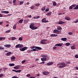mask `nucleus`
Returning a JSON list of instances; mask_svg holds the SVG:
<instances>
[{
  "label": "nucleus",
  "instance_id": "14",
  "mask_svg": "<svg viewBox=\"0 0 78 78\" xmlns=\"http://www.w3.org/2000/svg\"><path fill=\"white\" fill-rule=\"evenodd\" d=\"M14 69H19V66H16L14 67Z\"/></svg>",
  "mask_w": 78,
  "mask_h": 78
},
{
  "label": "nucleus",
  "instance_id": "33",
  "mask_svg": "<svg viewBox=\"0 0 78 78\" xmlns=\"http://www.w3.org/2000/svg\"><path fill=\"white\" fill-rule=\"evenodd\" d=\"M42 57H43V58H47V55H42Z\"/></svg>",
  "mask_w": 78,
  "mask_h": 78
},
{
  "label": "nucleus",
  "instance_id": "59",
  "mask_svg": "<svg viewBox=\"0 0 78 78\" xmlns=\"http://www.w3.org/2000/svg\"><path fill=\"white\" fill-rule=\"evenodd\" d=\"M3 22H1L0 23V25H2L3 24Z\"/></svg>",
  "mask_w": 78,
  "mask_h": 78
},
{
  "label": "nucleus",
  "instance_id": "26",
  "mask_svg": "<svg viewBox=\"0 0 78 78\" xmlns=\"http://www.w3.org/2000/svg\"><path fill=\"white\" fill-rule=\"evenodd\" d=\"M17 39V38L14 37H12V41H14V40H15V39Z\"/></svg>",
  "mask_w": 78,
  "mask_h": 78
},
{
  "label": "nucleus",
  "instance_id": "55",
  "mask_svg": "<svg viewBox=\"0 0 78 78\" xmlns=\"http://www.w3.org/2000/svg\"><path fill=\"white\" fill-rule=\"evenodd\" d=\"M75 23H78V19L77 20H76V21L75 22H74Z\"/></svg>",
  "mask_w": 78,
  "mask_h": 78
},
{
  "label": "nucleus",
  "instance_id": "20",
  "mask_svg": "<svg viewBox=\"0 0 78 78\" xmlns=\"http://www.w3.org/2000/svg\"><path fill=\"white\" fill-rule=\"evenodd\" d=\"M34 27V24L32 23L30 24V28H32Z\"/></svg>",
  "mask_w": 78,
  "mask_h": 78
},
{
  "label": "nucleus",
  "instance_id": "2",
  "mask_svg": "<svg viewBox=\"0 0 78 78\" xmlns=\"http://www.w3.org/2000/svg\"><path fill=\"white\" fill-rule=\"evenodd\" d=\"M27 49L28 48L27 47H25L23 48L22 49H20V51H23L26 50H27Z\"/></svg>",
  "mask_w": 78,
  "mask_h": 78
},
{
  "label": "nucleus",
  "instance_id": "5",
  "mask_svg": "<svg viewBox=\"0 0 78 78\" xmlns=\"http://www.w3.org/2000/svg\"><path fill=\"white\" fill-rule=\"evenodd\" d=\"M61 31H59L57 30H55L53 31V32L54 33H61Z\"/></svg>",
  "mask_w": 78,
  "mask_h": 78
},
{
  "label": "nucleus",
  "instance_id": "37",
  "mask_svg": "<svg viewBox=\"0 0 78 78\" xmlns=\"http://www.w3.org/2000/svg\"><path fill=\"white\" fill-rule=\"evenodd\" d=\"M16 48H19V47L20 48L19 46V44H17L16 46Z\"/></svg>",
  "mask_w": 78,
  "mask_h": 78
},
{
  "label": "nucleus",
  "instance_id": "43",
  "mask_svg": "<svg viewBox=\"0 0 78 78\" xmlns=\"http://www.w3.org/2000/svg\"><path fill=\"white\" fill-rule=\"evenodd\" d=\"M26 61V60H24L21 62V63H22L23 64V63H25V62Z\"/></svg>",
  "mask_w": 78,
  "mask_h": 78
},
{
  "label": "nucleus",
  "instance_id": "61",
  "mask_svg": "<svg viewBox=\"0 0 78 78\" xmlns=\"http://www.w3.org/2000/svg\"><path fill=\"white\" fill-rule=\"evenodd\" d=\"M27 52L28 53H30V52H31V50H28Z\"/></svg>",
  "mask_w": 78,
  "mask_h": 78
},
{
  "label": "nucleus",
  "instance_id": "47",
  "mask_svg": "<svg viewBox=\"0 0 78 78\" xmlns=\"http://www.w3.org/2000/svg\"><path fill=\"white\" fill-rule=\"evenodd\" d=\"M71 6H72V7H73V8L74 7H75L76 6V4H73Z\"/></svg>",
  "mask_w": 78,
  "mask_h": 78
},
{
  "label": "nucleus",
  "instance_id": "53",
  "mask_svg": "<svg viewBox=\"0 0 78 78\" xmlns=\"http://www.w3.org/2000/svg\"><path fill=\"white\" fill-rule=\"evenodd\" d=\"M75 58H78V55H76L75 56Z\"/></svg>",
  "mask_w": 78,
  "mask_h": 78
},
{
  "label": "nucleus",
  "instance_id": "39",
  "mask_svg": "<svg viewBox=\"0 0 78 78\" xmlns=\"http://www.w3.org/2000/svg\"><path fill=\"white\" fill-rule=\"evenodd\" d=\"M10 31H11V30H9L7 31H6V33H9V32H10Z\"/></svg>",
  "mask_w": 78,
  "mask_h": 78
},
{
  "label": "nucleus",
  "instance_id": "62",
  "mask_svg": "<svg viewBox=\"0 0 78 78\" xmlns=\"http://www.w3.org/2000/svg\"><path fill=\"white\" fill-rule=\"evenodd\" d=\"M76 70H78V67H76Z\"/></svg>",
  "mask_w": 78,
  "mask_h": 78
},
{
  "label": "nucleus",
  "instance_id": "30",
  "mask_svg": "<svg viewBox=\"0 0 78 78\" xmlns=\"http://www.w3.org/2000/svg\"><path fill=\"white\" fill-rule=\"evenodd\" d=\"M20 48H22V47H23V45L22 44H19Z\"/></svg>",
  "mask_w": 78,
  "mask_h": 78
},
{
  "label": "nucleus",
  "instance_id": "12",
  "mask_svg": "<svg viewBox=\"0 0 78 78\" xmlns=\"http://www.w3.org/2000/svg\"><path fill=\"white\" fill-rule=\"evenodd\" d=\"M58 36L57 34H52L50 35V36L51 37H55L56 36Z\"/></svg>",
  "mask_w": 78,
  "mask_h": 78
},
{
  "label": "nucleus",
  "instance_id": "6",
  "mask_svg": "<svg viewBox=\"0 0 78 78\" xmlns=\"http://www.w3.org/2000/svg\"><path fill=\"white\" fill-rule=\"evenodd\" d=\"M62 44H63L62 43V44H60V43H59V44H56L55 45V46H58V47H62Z\"/></svg>",
  "mask_w": 78,
  "mask_h": 78
},
{
  "label": "nucleus",
  "instance_id": "24",
  "mask_svg": "<svg viewBox=\"0 0 78 78\" xmlns=\"http://www.w3.org/2000/svg\"><path fill=\"white\" fill-rule=\"evenodd\" d=\"M18 39L19 41H22V40H23V39L22 38V37H19Z\"/></svg>",
  "mask_w": 78,
  "mask_h": 78
},
{
  "label": "nucleus",
  "instance_id": "17",
  "mask_svg": "<svg viewBox=\"0 0 78 78\" xmlns=\"http://www.w3.org/2000/svg\"><path fill=\"white\" fill-rule=\"evenodd\" d=\"M11 55V52L10 51H9L6 53L7 56H9V55Z\"/></svg>",
  "mask_w": 78,
  "mask_h": 78
},
{
  "label": "nucleus",
  "instance_id": "35",
  "mask_svg": "<svg viewBox=\"0 0 78 78\" xmlns=\"http://www.w3.org/2000/svg\"><path fill=\"white\" fill-rule=\"evenodd\" d=\"M39 5H40V4L39 3H37L35 4V6H39Z\"/></svg>",
  "mask_w": 78,
  "mask_h": 78
},
{
  "label": "nucleus",
  "instance_id": "34",
  "mask_svg": "<svg viewBox=\"0 0 78 78\" xmlns=\"http://www.w3.org/2000/svg\"><path fill=\"white\" fill-rule=\"evenodd\" d=\"M43 73L44 75H47V72H44Z\"/></svg>",
  "mask_w": 78,
  "mask_h": 78
},
{
  "label": "nucleus",
  "instance_id": "60",
  "mask_svg": "<svg viewBox=\"0 0 78 78\" xmlns=\"http://www.w3.org/2000/svg\"><path fill=\"white\" fill-rule=\"evenodd\" d=\"M16 0H13V3H16Z\"/></svg>",
  "mask_w": 78,
  "mask_h": 78
},
{
  "label": "nucleus",
  "instance_id": "7",
  "mask_svg": "<svg viewBox=\"0 0 78 78\" xmlns=\"http://www.w3.org/2000/svg\"><path fill=\"white\" fill-rule=\"evenodd\" d=\"M5 47L6 48H10L11 47V44H5L4 45Z\"/></svg>",
  "mask_w": 78,
  "mask_h": 78
},
{
  "label": "nucleus",
  "instance_id": "31",
  "mask_svg": "<svg viewBox=\"0 0 78 78\" xmlns=\"http://www.w3.org/2000/svg\"><path fill=\"white\" fill-rule=\"evenodd\" d=\"M57 29L58 30H62V28H61V27H57Z\"/></svg>",
  "mask_w": 78,
  "mask_h": 78
},
{
  "label": "nucleus",
  "instance_id": "44",
  "mask_svg": "<svg viewBox=\"0 0 78 78\" xmlns=\"http://www.w3.org/2000/svg\"><path fill=\"white\" fill-rule=\"evenodd\" d=\"M4 48L2 47V46H0V50H3Z\"/></svg>",
  "mask_w": 78,
  "mask_h": 78
},
{
  "label": "nucleus",
  "instance_id": "41",
  "mask_svg": "<svg viewBox=\"0 0 78 78\" xmlns=\"http://www.w3.org/2000/svg\"><path fill=\"white\" fill-rule=\"evenodd\" d=\"M69 9H73V7H72V5L71 6H69Z\"/></svg>",
  "mask_w": 78,
  "mask_h": 78
},
{
  "label": "nucleus",
  "instance_id": "56",
  "mask_svg": "<svg viewBox=\"0 0 78 78\" xmlns=\"http://www.w3.org/2000/svg\"><path fill=\"white\" fill-rule=\"evenodd\" d=\"M3 76V74H0V78H1L2 76Z\"/></svg>",
  "mask_w": 78,
  "mask_h": 78
},
{
  "label": "nucleus",
  "instance_id": "42",
  "mask_svg": "<svg viewBox=\"0 0 78 78\" xmlns=\"http://www.w3.org/2000/svg\"><path fill=\"white\" fill-rule=\"evenodd\" d=\"M27 77H30L31 76V75H30V74H28L27 75Z\"/></svg>",
  "mask_w": 78,
  "mask_h": 78
},
{
  "label": "nucleus",
  "instance_id": "40",
  "mask_svg": "<svg viewBox=\"0 0 78 78\" xmlns=\"http://www.w3.org/2000/svg\"><path fill=\"white\" fill-rule=\"evenodd\" d=\"M34 8V6H32L30 7V8L31 9H33Z\"/></svg>",
  "mask_w": 78,
  "mask_h": 78
},
{
  "label": "nucleus",
  "instance_id": "16",
  "mask_svg": "<svg viewBox=\"0 0 78 78\" xmlns=\"http://www.w3.org/2000/svg\"><path fill=\"white\" fill-rule=\"evenodd\" d=\"M37 29V27H34V26L33 27H31V30H36Z\"/></svg>",
  "mask_w": 78,
  "mask_h": 78
},
{
  "label": "nucleus",
  "instance_id": "3",
  "mask_svg": "<svg viewBox=\"0 0 78 78\" xmlns=\"http://www.w3.org/2000/svg\"><path fill=\"white\" fill-rule=\"evenodd\" d=\"M47 40H42L41 41V44H45L46 42L45 41H47Z\"/></svg>",
  "mask_w": 78,
  "mask_h": 78
},
{
  "label": "nucleus",
  "instance_id": "36",
  "mask_svg": "<svg viewBox=\"0 0 78 78\" xmlns=\"http://www.w3.org/2000/svg\"><path fill=\"white\" fill-rule=\"evenodd\" d=\"M68 34H69V35H72V34H73V33L71 32H69L68 33Z\"/></svg>",
  "mask_w": 78,
  "mask_h": 78
},
{
  "label": "nucleus",
  "instance_id": "52",
  "mask_svg": "<svg viewBox=\"0 0 78 78\" xmlns=\"http://www.w3.org/2000/svg\"><path fill=\"white\" fill-rule=\"evenodd\" d=\"M3 15L0 13V17H3Z\"/></svg>",
  "mask_w": 78,
  "mask_h": 78
},
{
  "label": "nucleus",
  "instance_id": "29",
  "mask_svg": "<svg viewBox=\"0 0 78 78\" xmlns=\"http://www.w3.org/2000/svg\"><path fill=\"white\" fill-rule=\"evenodd\" d=\"M19 22L20 23H22V22H23V20H20L19 21Z\"/></svg>",
  "mask_w": 78,
  "mask_h": 78
},
{
  "label": "nucleus",
  "instance_id": "27",
  "mask_svg": "<svg viewBox=\"0 0 78 78\" xmlns=\"http://www.w3.org/2000/svg\"><path fill=\"white\" fill-rule=\"evenodd\" d=\"M41 10L42 11H45V7L44 6L41 9Z\"/></svg>",
  "mask_w": 78,
  "mask_h": 78
},
{
  "label": "nucleus",
  "instance_id": "48",
  "mask_svg": "<svg viewBox=\"0 0 78 78\" xmlns=\"http://www.w3.org/2000/svg\"><path fill=\"white\" fill-rule=\"evenodd\" d=\"M13 28L14 29H16V25H14L13 27Z\"/></svg>",
  "mask_w": 78,
  "mask_h": 78
},
{
  "label": "nucleus",
  "instance_id": "22",
  "mask_svg": "<svg viewBox=\"0 0 78 78\" xmlns=\"http://www.w3.org/2000/svg\"><path fill=\"white\" fill-rule=\"evenodd\" d=\"M15 64L14 63H11L9 64V66H10L11 67H12V66H14Z\"/></svg>",
  "mask_w": 78,
  "mask_h": 78
},
{
  "label": "nucleus",
  "instance_id": "18",
  "mask_svg": "<svg viewBox=\"0 0 78 78\" xmlns=\"http://www.w3.org/2000/svg\"><path fill=\"white\" fill-rule=\"evenodd\" d=\"M52 64H53V62H49L47 64L48 66H50L52 65Z\"/></svg>",
  "mask_w": 78,
  "mask_h": 78
},
{
  "label": "nucleus",
  "instance_id": "11",
  "mask_svg": "<svg viewBox=\"0 0 78 78\" xmlns=\"http://www.w3.org/2000/svg\"><path fill=\"white\" fill-rule=\"evenodd\" d=\"M35 49H37L38 50H42V48L40 47H35Z\"/></svg>",
  "mask_w": 78,
  "mask_h": 78
},
{
  "label": "nucleus",
  "instance_id": "8",
  "mask_svg": "<svg viewBox=\"0 0 78 78\" xmlns=\"http://www.w3.org/2000/svg\"><path fill=\"white\" fill-rule=\"evenodd\" d=\"M12 72H16L17 73H19V72H21V70H16L14 69L12 70Z\"/></svg>",
  "mask_w": 78,
  "mask_h": 78
},
{
  "label": "nucleus",
  "instance_id": "50",
  "mask_svg": "<svg viewBox=\"0 0 78 78\" xmlns=\"http://www.w3.org/2000/svg\"><path fill=\"white\" fill-rule=\"evenodd\" d=\"M49 11V9H46L45 12H48V11Z\"/></svg>",
  "mask_w": 78,
  "mask_h": 78
},
{
  "label": "nucleus",
  "instance_id": "1",
  "mask_svg": "<svg viewBox=\"0 0 78 78\" xmlns=\"http://www.w3.org/2000/svg\"><path fill=\"white\" fill-rule=\"evenodd\" d=\"M58 65L60 66H59V68H63V67H65L67 65L66 64L64 63H58Z\"/></svg>",
  "mask_w": 78,
  "mask_h": 78
},
{
  "label": "nucleus",
  "instance_id": "4",
  "mask_svg": "<svg viewBox=\"0 0 78 78\" xmlns=\"http://www.w3.org/2000/svg\"><path fill=\"white\" fill-rule=\"evenodd\" d=\"M41 21L42 22H43V23H47V22H48V20L46 21V19L45 18L43 19Z\"/></svg>",
  "mask_w": 78,
  "mask_h": 78
},
{
  "label": "nucleus",
  "instance_id": "19",
  "mask_svg": "<svg viewBox=\"0 0 78 78\" xmlns=\"http://www.w3.org/2000/svg\"><path fill=\"white\" fill-rule=\"evenodd\" d=\"M65 19L66 20H70V18L69 17H65Z\"/></svg>",
  "mask_w": 78,
  "mask_h": 78
},
{
  "label": "nucleus",
  "instance_id": "13",
  "mask_svg": "<svg viewBox=\"0 0 78 78\" xmlns=\"http://www.w3.org/2000/svg\"><path fill=\"white\" fill-rule=\"evenodd\" d=\"M41 60L42 61H45L47 60V58H41Z\"/></svg>",
  "mask_w": 78,
  "mask_h": 78
},
{
  "label": "nucleus",
  "instance_id": "15",
  "mask_svg": "<svg viewBox=\"0 0 78 78\" xmlns=\"http://www.w3.org/2000/svg\"><path fill=\"white\" fill-rule=\"evenodd\" d=\"M58 23L59 25H61V24H63V23H65V22H63L62 21H60Z\"/></svg>",
  "mask_w": 78,
  "mask_h": 78
},
{
  "label": "nucleus",
  "instance_id": "63",
  "mask_svg": "<svg viewBox=\"0 0 78 78\" xmlns=\"http://www.w3.org/2000/svg\"><path fill=\"white\" fill-rule=\"evenodd\" d=\"M9 3H12V1H9Z\"/></svg>",
  "mask_w": 78,
  "mask_h": 78
},
{
  "label": "nucleus",
  "instance_id": "28",
  "mask_svg": "<svg viewBox=\"0 0 78 78\" xmlns=\"http://www.w3.org/2000/svg\"><path fill=\"white\" fill-rule=\"evenodd\" d=\"M70 45V44L69 43H67L66 44V46H69Z\"/></svg>",
  "mask_w": 78,
  "mask_h": 78
},
{
  "label": "nucleus",
  "instance_id": "21",
  "mask_svg": "<svg viewBox=\"0 0 78 78\" xmlns=\"http://www.w3.org/2000/svg\"><path fill=\"white\" fill-rule=\"evenodd\" d=\"M11 59L12 60H14V59H16V57H15L14 56H13L11 57Z\"/></svg>",
  "mask_w": 78,
  "mask_h": 78
},
{
  "label": "nucleus",
  "instance_id": "32",
  "mask_svg": "<svg viewBox=\"0 0 78 78\" xmlns=\"http://www.w3.org/2000/svg\"><path fill=\"white\" fill-rule=\"evenodd\" d=\"M53 5L54 6H56V2H53Z\"/></svg>",
  "mask_w": 78,
  "mask_h": 78
},
{
  "label": "nucleus",
  "instance_id": "45",
  "mask_svg": "<svg viewBox=\"0 0 78 78\" xmlns=\"http://www.w3.org/2000/svg\"><path fill=\"white\" fill-rule=\"evenodd\" d=\"M35 48V47L34 46H31V47H30V48H31V49H33V48Z\"/></svg>",
  "mask_w": 78,
  "mask_h": 78
},
{
  "label": "nucleus",
  "instance_id": "51",
  "mask_svg": "<svg viewBox=\"0 0 78 78\" xmlns=\"http://www.w3.org/2000/svg\"><path fill=\"white\" fill-rule=\"evenodd\" d=\"M31 50L32 51H36V49H34L32 50Z\"/></svg>",
  "mask_w": 78,
  "mask_h": 78
},
{
  "label": "nucleus",
  "instance_id": "23",
  "mask_svg": "<svg viewBox=\"0 0 78 78\" xmlns=\"http://www.w3.org/2000/svg\"><path fill=\"white\" fill-rule=\"evenodd\" d=\"M71 48L72 50H75V46H72L71 47Z\"/></svg>",
  "mask_w": 78,
  "mask_h": 78
},
{
  "label": "nucleus",
  "instance_id": "57",
  "mask_svg": "<svg viewBox=\"0 0 78 78\" xmlns=\"http://www.w3.org/2000/svg\"><path fill=\"white\" fill-rule=\"evenodd\" d=\"M39 18H40V16H37L36 18V19H39Z\"/></svg>",
  "mask_w": 78,
  "mask_h": 78
},
{
  "label": "nucleus",
  "instance_id": "46",
  "mask_svg": "<svg viewBox=\"0 0 78 78\" xmlns=\"http://www.w3.org/2000/svg\"><path fill=\"white\" fill-rule=\"evenodd\" d=\"M23 3H24L23 2H20V5H22V4H23Z\"/></svg>",
  "mask_w": 78,
  "mask_h": 78
},
{
  "label": "nucleus",
  "instance_id": "25",
  "mask_svg": "<svg viewBox=\"0 0 78 78\" xmlns=\"http://www.w3.org/2000/svg\"><path fill=\"white\" fill-rule=\"evenodd\" d=\"M74 9H78V5H76L75 7L74 8Z\"/></svg>",
  "mask_w": 78,
  "mask_h": 78
},
{
  "label": "nucleus",
  "instance_id": "54",
  "mask_svg": "<svg viewBox=\"0 0 78 78\" xmlns=\"http://www.w3.org/2000/svg\"><path fill=\"white\" fill-rule=\"evenodd\" d=\"M7 69H8L7 68H4L3 69L4 70H7Z\"/></svg>",
  "mask_w": 78,
  "mask_h": 78
},
{
  "label": "nucleus",
  "instance_id": "9",
  "mask_svg": "<svg viewBox=\"0 0 78 78\" xmlns=\"http://www.w3.org/2000/svg\"><path fill=\"white\" fill-rule=\"evenodd\" d=\"M2 13H5V14H8L9 12L8 11H2Z\"/></svg>",
  "mask_w": 78,
  "mask_h": 78
},
{
  "label": "nucleus",
  "instance_id": "49",
  "mask_svg": "<svg viewBox=\"0 0 78 78\" xmlns=\"http://www.w3.org/2000/svg\"><path fill=\"white\" fill-rule=\"evenodd\" d=\"M53 50H56V47H54L53 48Z\"/></svg>",
  "mask_w": 78,
  "mask_h": 78
},
{
  "label": "nucleus",
  "instance_id": "58",
  "mask_svg": "<svg viewBox=\"0 0 78 78\" xmlns=\"http://www.w3.org/2000/svg\"><path fill=\"white\" fill-rule=\"evenodd\" d=\"M3 39V37H0V41H2Z\"/></svg>",
  "mask_w": 78,
  "mask_h": 78
},
{
  "label": "nucleus",
  "instance_id": "10",
  "mask_svg": "<svg viewBox=\"0 0 78 78\" xmlns=\"http://www.w3.org/2000/svg\"><path fill=\"white\" fill-rule=\"evenodd\" d=\"M61 40L63 41H67V38H61Z\"/></svg>",
  "mask_w": 78,
  "mask_h": 78
},
{
  "label": "nucleus",
  "instance_id": "64",
  "mask_svg": "<svg viewBox=\"0 0 78 78\" xmlns=\"http://www.w3.org/2000/svg\"><path fill=\"white\" fill-rule=\"evenodd\" d=\"M29 78H35V77H30Z\"/></svg>",
  "mask_w": 78,
  "mask_h": 78
},
{
  "label": "nucleus",
  "instance_id": "38",
  "mask_svg": "<svg viewBox=\"0 0 78 78\" xmlns=\"http://www.w3.org/2000/svg\"><path fill=\"white\" fill-rule=\"evenodd\" d=\"M51 13L49 12L47 14V16H50V15H51Z\"/></svg>",
  "mask_w": 78,
  "mask_h": 78
}]
</instances>
